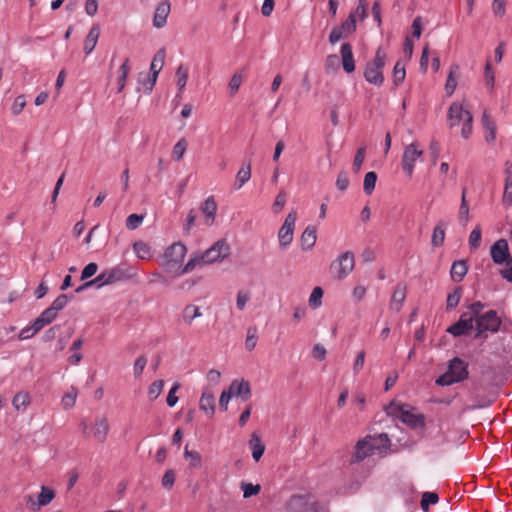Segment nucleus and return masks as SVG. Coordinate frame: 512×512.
Instances as JSON below:
<instances>
[{"label":"nucleus","mask_w":512,"mask_h":512,"mask_svg":"<svg viewBox=\"0 0 512 512\" xmlns=\"http://www.w3.org/2000/svg\"><path fill=\"white\" fill-rule=\"evenodd\" d=\"M55 497L54 491L46 486H42L41 492L37 497V501L35 502L32 496H28L27 504L30 505L32 510H38L41 506L48 505Z\"/></svg>","instance_id":"nucleus-17"},{"label":"nucleus","mask_w":512,"mask_h":512,"mask_svg":"<svg viewBox=\"0 0 512 512\" xmlns=\"http://www.w3.org/2000/svg\"><path fill=\"white\" fill-rule=\"evenodd\" d=\"M468 267L463 260L455 261L452 264L450 275L454 282H460L467 274Z\"/></svg>","instance_id":"nucleus-29"},{"label":"nucleus","mask_w":512,"mask_h":512,"mask_svg":"<svg viewBox=\"0 0 512 512\" xmlns=\"http://www.w3.org/2000/svg\"><path fill=\"white\" fill-rule=\"evenodd\" d=\"M474 328V316L468 312L460 315L459 320L447 328V332L454 337H460L471 332Z\"/></svg>","instance_id":"nucleus-13"},{"label":"nucleus","mask_w":512,"mask_h":512,"mask_svg":"<svg viewBox=\"0 0 512 512\" xmlns=\"http://www.w3.org/2000/svg\"><path fill=\"white\" fill-rule=\"evenodd\" d=\"M184 455L190 461L192 467L199 468L201 466V456L197 451H189L186 446Z\"/></svg>","instance_id":"nucleus-48"},{"label":"nucleus","mask_w":512,"mask_h":512,"mask_svg":"<svg viewBox=\"0 0 512 512\" xmlns=\"http://www.w3.org/2000/svg\"><path fill=\"white\" fill-rule=\"evenodd\" d=\"M387 413L399 418L403 423L412 428L424 425V416L415 413V409H410L407 405L392 402L387 408Z\"/></svg>","instance_id":"nucleus-7"},{"label":"nucleus","mask_w":512,"mask_h":512,"mask_svg":"<svg viewBox=\"0 0 512 512\" xmlns=\"http://www.w3.org/2000/svg\"><path fill=\"white\" fill-rule=\"evenodd\" d=\"M316 229L312 226L306 227L303 231L300 241L303 250H310L316 243Z\"/></svg>","instance_id":"nucleus-27"},{"label":"nucleus","mask_w":512,"mask_h":512,"mask_svg":"<svg viewBox=\"0 0 512 512\" xmlns=\"http://www.w3.org/2000/svg\"><path fill=\"white\" fill-rule=\"evenodd\" d=\"M100 35V29L98 25H93L87 34L84 41V52L89 55L95 48Z\"/></svg>","instance_id":"nucleus-25"},{"label":"nucleus","mask_w":512,"mask_h":512,"mask_svg":"<svg viewBox=\"0 0 512 512\" xmlns=\"http://www.w3.org/2000/svg\"><path fill=\"white\" fill-rule=\"evenodd\" d=\"M462 294H463L462 287H456L452 292H450L448 294L447 301H446V310L447 311H451L458 306L460 299L462 297Z\"/></svg>","instance_id":"nucleus-35"},{"label":"nucleus","mask_w":512,"mask_h":512,"mask_svg":"<svg viewBox=\"0 0 512 512\" xmlns=\"http://www.w3.org/2000/svg\"><path fill=\"white\" fill-rule=\"evenodd\" d=\"M179 388H180V385L176 383L170 389V391L167 395V398H166V402H167L168 406L173 407L178 402V397L176 396V392L178 391Z\"/></svg>","instance_id":"nucleus-64"},{"label":"nucleus","mask_w":512,"mask_h":512,"mask_svg":"<svg viewBox=\"0 0 512 512\" xmlns=\"http://www.w3.org/2000/svg\"><path fill=\"white\" fill-rule=\"evenodd\" d=\"M250 300V293L248 291L240 290L237 293L236 305L239 310H243Z\"/></svg>","instance_id":"nucleus-56"},{"label":"nucleus","mask_w":512,"mask_h":512,"mask_svg":"<svg viewBox=\"0 0 512 512\" xmlns=\"http://www.w3.org/2000/svg\"><path fill=\"white\" fill-rule=\"evenodd\" d=\"M323 289L321 287H315L309 297V305L312 308H318L322 305Z\"/></svg>","instance_id":"nucleus-45"},{"label":"nucleus","mask_w":512,"mask_h":512,"mask_svg":"<svg viewBox=\"0 0 512 512\" xmlns=\"http://www.w3.org/2000/svg\"><path fill=\"white\" fill-rule=\"evenodd\" d=\"M228 391L231 393V396L241 397L244 401H247L251 397L250 384L246 380L232 381Z\"/></svg>","instance_id":"nucleus-18"},{"label":"nucleus","mask_w":512,"mask_h":512,"mask_svg":"<svg viewBox=\"0 0 512 512\" xmlns=\"http://www.w3.org/2000/svg\"><path fill=\"white\" fill-rule=\"evenodd\" d=\"M500 275L503 279L512 283V256L505 262V267L500 271Z\"/></svg>","instance_id":"nucleus-62"},{"label":"nucleus","mask_w":512,"mask_h":512,"mask_svg":"<svg viewBox=\"0 0 512 512\" xmlns=\"http://www.w3.org/2000/svg\"><path fill=\"white\" fill-rule=\"evenodd\" d=\"M365 153H366V148L365 147H360L357 151H356V154H355V157H354V161H353V170L354 172H359L360 169H361V166L364 162V159H365Z\"/></svg>","instance_id":"nucleus-49"},{"label":"nucleus","mask_w":512,"mask_h":512,"mask_svg":"<svg viewBox=\"0 0 512 512\" xmlns=\"http://www.w3.org/2000/svg\"><path fill=\"white\" fill-rule=\"evenodd\" d=\"M230 254V246L225 239L218 240L210 248L202 253L193 254L195 268L209 265L224 260Z\"/></svg>","instance_id":"nucleus-3"},{"label":"nucleus","mask_w":512,"mask_h":512,"mask_svg":"<svg viewBox=\"0 0 512 512\" xmlns=\"http://www.w3.org/2000/svg\"><path fill=\"white\" fill-rule=\"evenodd\" d=\"M199 408L205 412L208 417H212L215 412V398L213 393L204 391L199 401Z\"/></svg>","instance_id":"nucleus-23"},{"label":"nucleus","mask_w":512,"mask_h":512,"mask_svg":"<svg viewBox=\"0 0 512 512\" xmlns=\"http://www.w3.org/2000/svg\"><path fill=\"white\" fill-rule=\"evenodd\" d=\"M405 75H406L405 67L400 62H397L393 69L394 83L396 85H399L400 83H402L403 80L405 79Z\"/></svg>","instance_id":"nucleus-50"},{"label":"nucleus","mask_w":512,"mask_h":512,"mask_svg":"<svg viewBox=\"0 0 512 512\" xmlns=\"http://www.w3.org/2000/svg\"><path fill=\"white\" fill-rule=\"evenodd\" d=\"M143 221V216L138 214H131L126 219V227L130 230L138 228Z\"/></svg>","instance_id":"nucleus-55"},{"label":"nucleus","mask_w":512,"mask_h":512,"mask_svg":"<svg viewBox=\"0 0 512 512\" xmlns=\"http://www.w3.org/2000/svg\"><path fill=\"white\" fill-rule=\"evenodd\" d=\"M31 402V397L28 392L20 391L15 394L12 399V405L17 411H24Z\"/></svg>","instance_id":"nucleus-31"},{"label":"nucleus","mask_w":512,"mask_h":512,"mask_svg":"<svg viewBox=\"0 0 512 512\" xmlns=\"http://www.w3.org/2000/svg\"><path fill=\"white\" fill-rule=\"evenodd\" d=\"M344 28L343 27H334L329 35V42L331 44H336L344 37Z\"/></svg>","instance_id":"nucleus-60"},{"label":"nucleus","mask_w":512,"mask_h":512,"mask_svg":"<svg viewBox=\"0 0 512 512\" xmlns=\"http://www.w3.org/2000/svg\"><path fill=\"white\" fill-rule=\"evenodd\" d=\"M201 211L205 214V223L210 226L213 224L217 211V204L212 196L208 197L201 206Z\"/></svg>","instance_id":"nucleus-24"},{"label":"nucleus","mask_w":512,"mask_h":512,"mask_svg":"<svg viewBox=\"0 0 512 512\" xmlns=\"http://www.w3.org/2000/svg\"><path fill=\"white\" fill-rule=\"evenodd\" d=\"M175 77H176V85H177L179 91H182L187 84L188 70L186 68H184L183 65H180L176 70Z\"/></svg>","instance_id":"nucleus-43"},{"label":"nucleus","mask_w":512,"mask_h":512,"mask_svg":"<svg viewBox=\"0 0 512 512\" xmlns=\"http://www.w3.org/2000/svg\"><path fill=\"white\" fill-rule=\"evenodd\" d=\"M130 72L129 59L126 58L117 72V93H121L126 85V80Z\"/></svg>","instance_id":"nucleus-30"},{"label":"nucleus","mask_w":512,"mask_h":512,"mask_svg":"<svg viewBox=\"0 0 512 512\" xmlns=\"http://www.w3.org/2000/svg\"><path fill=\"white\" fill-rule=\"evenodd\" d=\"M249 447L252 451V457L257 462L262 457L265 451V445L262 443L261 438L257 433H253L249 440Z\"/></svg>","instance_id":"nucleus-26"},{"label":"nucleus","mask_w":512,"mask_h":512,"mask_svg":"<svg viewBox=\"0 0 512 512\" xmlns=\"http://www.w3.org/2000/svg\"><path fill=\"white\" fill-rule=\"evenodd\" d=\"M423 154L424 151L418 142H412L404 147L401 166L409 178L413 176L416 162L422 158Z\"/></svg>","instance_id":"nucleus-10"},{"label":"nucleus","mask_w":512,"mask_h":512,"mask_svg":"<svg viewBox=\"0 0 512 512\" xmlns=\"http://www.w3.org/2000/svg\"><path fill=\"white\" fill-rule=\"evenodd\" d=\"M104 271L106 273L107 282L109 284L121 281L127 277L126 271L121 267H114Z\"/></svg>","instance_id":"nucleus-37"},{"label":"nucleus","mask_w":512,"mask_h":512,"mask_svg":"<svg viewBox=\"0 0 512 512\" xmlns=\"http://www.w3.org/2000/svg\"><path fill=\"white\" fill-rule=\"evenodd\" d=\"M242 491H243V496L245 498H249V497L254 496V495L259 493L260 486L259 485H253L251 483H243L242 484Z\"/></svg>","instance_id":"nucleus-58"},{"label":"nucleus","mask_w":512,"mask_h":512,"mask_svg":"<svg viewBox=\"0 0 512 512\" xmlns=\"http://www.w3.org/2000/svg\"><path fill=\"white\" fill-rule=\"evenodd\" d=\"M447 118L448 124L451 128L459 125L462 122L463 125L461 129V135L465 139L469 138L472 133L473 117L468 110L464 109L461 103L453 102L450 105Z\"/></svg>","instance_id":"nucleus-4"},{"label":"nucleus","mask_w":512,"mask_h":512,"mask_svg":"<svg viewBox=\"0 0 512 512\" xmlns=\"http://www.w3.org/2000/svg\"><path fill=\"white\" fill-rule=\"evenodd\" d=\"M133 250L136 256L140 259L145 260L152 257L151 247L144 241H136L133 244Z\"/></svg>","instance_id":"nucleus-34"},{"label":"nucleus","mask_w":512,"mask_h":512,"mask_svg":"<svg viewBox=\"0 0 512 512\" xmlns=\"http://www.w3.org/2000/svg\"><path fill=\"white\" fill-rule=\"evenodd\" d=\"M491 258L497 265L505 263L511 256L509 253L508 242L505 239L497 240L490 250Z\"/></svg>","instance_id":"nucleus-14"},{"label":"nucleus","mask_w":512,"mask_h":512,"mask_svg":"<svg viewBox=\"0 0 512 512\" xmlns=\"http://www.w3.org/2000/svg\"><path fill=\"white\" fill-rule=\"evenodd\" d=\"M484 79L486 82V86L489 90H492L494 88V71L492 70L491 64L488 61L485 65V71H484Z\"/></svg>","instance_id":"nucleus-52"},{"label":"nucleus","mask_w":512,"mask_h":512,"mask_svg":"<svg viewBox=\"0 0 512 512\" xmlns=\"http://www.w3.org/2000/svg\"><path fill=\"white\" fill-rule=\"evenodd\" d=\"M476 337H482L485 332L497 333L500 330L502 320L497 311L489 310L478 317Z\"/></svg>","instance_id":"nucleus-11"},{"label":"nucleus","mask_w":512,"mask_h":512,"mask_svg":"<svg viewBox=\"0 0 512 512\" xmlns=\"http://www.w3.org/2000/svg\"><path fill=\"white\" fill-rule=\"evenodd\" d=\"M459 66L452 65L446 80L445 90L448 95H452L457 86L456 75L458 74Z\"/></svg>","instance_id":"nucleus-36"},{"label":"nucleus","mask_w":512,"mask_h":512,"mask_svg":"<svg viewBox=\"0 0 512 512\" xmlns=\"http://www.w3.org/2000/svg\"><path fill=\"white\" fill-rule=\"evenodd\" d=\"M458 220L462 226H466L469 221V205L466 200V189L464 188L461 196V204L458 212Z\"/></svg>","instance_id":"nucleus-33"},{"label":"nucleus","mask_w":512,"mask_h":512,"mask_svg":"<svg viewBox=\"0 0 512 512\" xmlns=\"http://www.w3.org/2000/svg\"><path fill=\"white\" fill-rule=\"evenodd\" d=\"M175 482V473L173 470H168L162 477V485L166 489H171Z\"/></svg>","instance_id":"nucleus-63"},{"label":"nucleus","mask_w":512,"mask_h":512,"mask_svg":"<svg viewBox=\"0 0 512 512\" xmlns=\"http://www.w3.org/2000/svg\"><path fill=\"white\" fill-rule=\"evenodd\" d=\"M164 388L163 380H156L148 388V397L151 401L156 400L162 393Z\"/></svg>","instance_id":"nucleus-44"},{"label":"nucleus","mask_w":512,"mask_h":512,"mask_svg":"<svg viewBox=\"0 0 512 512\" xmlns=\"http://www.w3.org/2000/svg\"><path fill=\"white\" fill-rule=\"evenodd\" d=\"M376 181H377V174L375 172L370 171V172L366 173V175L364 177L363 189L367 195H370L374 191Z\"/></svg>","instance_id":"nucleus-42"},{"label":"nucleus","mask_w":512,"mask_h":512,"mask_svg":"<svg viewBox=\"0 0 512 512\" xmlns=\"http://www.w3.org/2000/svg\"><path fill=\"white\" fill-rule=\"evenodd\" d=\"M468 375V364L455 357L449 361L447 371L436 380V383L441 386H449L464 381Z\"/></svg>","instance_id":"nucleus-5"},{"label":"nucleus","mask_w":512,"mask_h":512,"mask_svg":"<svg viewBox=\"0 0 512 512\" xmlns=\"http://www.w3.org/2000/svg\"><path fill=\"white\" fill-rule=\"evenodd\" d=\"M251 178V164L245 163L241 166V168L238 170L236 174V189H240L243 187L244 184H246Z\"/></svg>","instance_id":"nucleus-32"},{"label":"nucleus","mask_w":512,"mask_h":512,"mask_svg":"<svg viewBox=\"0 0 512 512\" xmlns=\"http://www.w3.org/2000/svg\"><path fill=\"white\" fill-rule=\"evenodd\" d=\"M493 403L492 399L480 397L474 390L471 391L469 399L465 402L464 410H476L489 407Z\"/></svg>","instance_id":"nucleus-21"},{"label":"nucleus","mask_w":512,"mask_h":512,"mask_svg":"<svg viewBox=\"0 0 512 512\" xmlns=\"http://www.w3.org/2000/svg\"><path fill=\"white\" fill-rule=\"evenodd\" d=\"M502 202L505 206L509 207L512 204V176L510 172H507L505 178V186L503 191Z\"/></svg>","instance_id":"nucleus-39"},{"label":"nucleus","mask_w":512,"mask_h":512,"mask_svg":"<svg viewBox=\"0 0 512 512\" xmlns=\"http://www.w3.org/2000/svg\"><path fill=\"white\" fill-rule=\"evenodd\" d=\"M385 59V52L381 48H378L375 58L366 65L364 71V77L367 82L376 86H381L383 84L384 76L382 69L385 65Z\"/></svg>","instance_id":"nucleus-9"},{"label":"nucleus","mask_w":512,"mask_h":512,"mask_svg":"<svg viewBox=\"0 0 512 512\" xmlns=\"http://www.w3.org/2000/svg\"><path fill=\"white\" fill-rule=\"evenodd\" d=\"M79 428L85 437H91L96 442L102 444L106 441L110 424L105 416H98L95 418L94 423L89 426L86 421H81Z\"/></svg>","instance_id":"nucleus-6"},{"label":"nucleus","mask_w":512,"mask_h":512,"mask_svg":"<svg viewBox=\"0 0 512 512\" xmlns=\"http://www.w3.org/2000/svg\"><path fill=\"white\" fill-rule=\"evenodd\" d=\"M445 239V227L443 223H439L433 230L432 234V245L439 247L443 244Z\"/></svg>","instance_id":"nucleus-41"},{"label":"nucleus","mask_w":512,"mask_h":512,"mask_svg":"<svg viewBox=\"0 0 512 512\" xmlns=\"http://www.w3.org/2000/svg\"><path fill=\"white\" fill-rule=\"evenodd\" d=\"M68 303V297L65 294L59 295L51 304L50 308L57 313L62 310Z\"/></svg>","instance_id":"nucleus-59"},{"label":"nucleus","mask_w":512,"mask_h":512,"mask_svg":"<svg viewBox=\"0 0 512 512\" xmlns=\"http://www.w3.org/2000/svg\"><path fill=\"white\" fill-rule=\"evenodd\" d=\"M288 512H318L314 504L303 496H293L287 504Z\"/></svg>","instance_id":"nucleus-16"},{"label":"nucleus","mask_w":512,"mask_h":512,"mask_svg":"<svg viewBox=\"0 0 512 512\" xmlns=\"http://www.w3.org/2000/svg\"><path fill=\"white\" fill-rule=\"evenodd\" d=\"M439 500L438 494L434 492H424L421 499V508L427 510L430 504H436Z\"/></svg>","instance_id":"nucleus-47"},{"label":"nucleus","mask_w":512,"mask_h":512,"mask_svg":"<svg viewBox=\"0 0 512 512\" xmlns=\"http://www.w3.org/2000/svg\"><path fill=\"white\" fill-rule=\"evenodd\" d=\"M170 11V2H160L155 9L153 26L158 29L163 28L166 25Z\"/></svg>","instance_id":"nucleus-19"},{"label":"nucleus","mask_w":512,"mask_h":512,"mask_svg":"<svg viewBox=\"0 0 512 512\" xmlns=\"http://www.w3.org/2000/svg\"><path fill=\"white\" fill-rule=\"evenodd\" d=\"M166 52L164 48L159 49L153 57L150 65L151 76L149 79V90H152L157 81L159 72L162 70L165 62Z\"/></svg>","instance_id":"nucleus-15"},{"label":"nucleus","mask_w":512,"mask_h":512,"mask_svg":"<svg viewBox=\"0 0 512 512\" xmlns=\"http://www.w3.org/2000/svg\"><path fill=\"white\" fill-rule=\"evenodd\" d=\"M390 445V439L386 434L374 436H366L359 440L355 446L354 460L362 461L363 459L384 453Z\"/></svg>","instance_id":"nucleus-2"},{"label":"nucleus","mask_w":512,"mask_h":512,"mask_svg":"<svg viewBox=\"0 0 512 512\" xmlns=\"http://www.w3.org/2000/svg\"><path fill=\"white\" fill-rule=\"evenodd\" d=\"M202 316L200 308L194 304H188L182 311V320L186 325H191L196 318Z\"/></svg>","instance_id":"nucleus-28"},{"label":"nucleus","mask_w":512,"mask_h":512,"mask_svg":"<svg viewBox=\"0 0 512 512\" xmlns=\"http://www.w3.org/2000/svg\"><path fill=\"white\" fill-rule=\"evenodd\" d=\"M407 287L406 285L399 283L396 285L391 301H390V309L399 312L402 308V305L406 299Z\"/></svg>","instance_id":"nucleus-20"},{"label":"nucleus","mask_w":512,"mask_h":512,"mask_svg":"<svg viewBox=\"0 0 512 512\" xmlns=\"http://www.w3.org/2000/svg\"><path fill=\"white\" fill-rule=\"evenodd\" d=\"M482 231L481 227L477 225L470 233L468 239L469 248L473 251L477 250L481 245Z\"/></svg>","instance_id":"nucleus-40"},{"label":"nucleus","mask_w":512,"mask_h":512,"mask_svg":"<svg viewBox=\"0 0 512 512\" xmlns=\"http://www.w3.org/2000/svg\"><path fill=\"white\" fill-rule=\"evenodd\" d=\"M147 365V358L142 355L138 357L133 366V373L135 377H140Z\"/></svg>","instance_id":"nucleus-54"},{"label":"nucleus","mask_w":512,"mask_h":512,"mask_svg":"<svg viewBox=\"0 0 512 512\" xmlns=\"http://www.w3.org/2000/svg\"><path fill=\"white\" fill-rule=\"evenodd\" d=\"M187 149V142L185 139H180L173 147L172 158L176 161L182 159Z\"/></svg>","instance_id":"nucleus-46"},{"label":"nucleus","mask_w":512,"mask_h":512,"mask_svg":"<svg viewBox=\"0 0 512 512\" xmlns=\"http://www.w3.org/2000/svg\"><path fill=\"white\" fill-rule=\"evenodd\" d=\"M342 66L346 73H352L355 70V62L352 52V46L349 43H344L340 49Z\"/></svg>","instance_id":"nucleus-22"},{"label":"nucleus","mask_w":512,"mask_h":512,"mask_svg":"<svg viewBox=\"0 0 512 512\" xmlns=\"http://www.w3.org/2000/svg\"><path fill=\"white\" fill-rule=\"evenodd\" d=\"M286 199H287L286 192L284 190H281L278 193V195L276 196L275 201L272 205V210L274 213L277 214L283 209V207L286 203Z\"/></svg>","instance_id":"nucleus-51"},{"label":"nucleus","mask_w":512,"mask_h":512,"mask_svg":"<svg viewBox=\"0 0 512 512\" xmlns=\"http://www.w3.org/2000/svg\"><path fill=\"white\" fill-rule=\"evenodd\" d=\"M297 214L295 211L290 212L278 231V240L281 249H286L293 241L295 223Z\"/></svg>","instance_id":"nucleus-12"},{"label":"nucleus","mask_w":512,"mask_h":512,"mask_svg":"<svg viewBox=\"0 0 512 512\" xmlns=\"http://www.w3.org/2000/svg\"><path fill=\"white\" fill-rule=\"evenodd\" d=\"M354 266V254L350 251H346L332 261L329 267V273L334 279L343 280L353 271Z\"/></svg>","instance_id":"nucleus-8"},{"label":"nucleus","mask_w":512,"mask_h":512,"mask_svg":"<svg viewBox=\"0 0 512 512\" xmlns=\"http://www.w3.org/2000/svg\"><path fill=\"white\" fill-rule=\"evenodd\" d=\"M241 83H242V75L239 74V73H235L231 77V79L229 81V84H228L230 92H231L232 95L235 94L238 91Z\"/></svg>","instance_id":"nucleus-61"},{"label":"nucleus","mask_w":512,"mask_h":512,"mask_svg":"<svg viewBox=\"0 0 512 512\" xmlns=\"http://www.w3.org/2000/svg\"><path fill=\"white\" fill-rule=\"evenodd\" d=\"M26 106V99H25V96L24 95H19L15 98L13 104H12V107H11V112L14 114V115H18L22 112V110L24 109V107Z\"/></svg>","instance_id":"nucleus-53"},{"label":"nucleus","mask_w":512,"mask_h":512,"mask_svg":"<svg viewBox=\"0 0 512 512\" xmlns=\"http://www.w3.org/2000/svg\"><path fill=\"white\" fill-rule=\"evenodd\" d=\"M186 253L187 248L183 243L174 242L165 249L159 264L163 270L173 278L190 273L195 269L196 260L193 255H191L188 262L183 265Z\"/></svg>","instance_id":"nucleus-1"},{"label":"nucleus","mask_w":512,"mask_h":512,"mask_svg":"<svg viewBox=\"0 0 512 512\" xmlns=\"http://www.w3.org/2000/svg\"><path fill=\"white\" fill-rule=\"evenodd\" d=\"M78 391L75 387H71L62 397L61 403L64 409L68 410L75 406Z\"/></svg>","instance_id":"nucleus-38"},{"label":"nucleus","mask_w":512,"mask_h":512,"mask_svg":"<svg viewBox=\"0 0 512 512\" xmlns=\"http://www.w3.org/2000/svg\"><path fill=\"white\" fill-rule=\"evenodd\" d=\"M97 270H98V265L96 263L92 262V263L87 264L84 267V269L82 270L81 280L84 281V280L89 279L90 277H92L93 275L96 274Z\"/></svg>","instance_id":"nucleus-57"}]
</instances>
